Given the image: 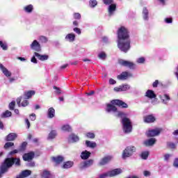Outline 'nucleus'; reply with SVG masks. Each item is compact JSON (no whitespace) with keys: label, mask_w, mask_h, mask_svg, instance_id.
<instances>
[{"label":"nucleus","mask_w":178,"mask_h":178,"mask_svg":"<svg viewBox=\"0 0 178 178\" xmlns=\"http://www.w3.org/2000/svg\"><path fill=\"white\" fill-rule=\"evenodd\" d=\"M35 94V91L34 90H30L28 92H25L24 93V97H25L26 99H30L32 95H34Z\"/></svg>","instance_id":"c756f323"},{"label":"nucleus","mask_w":178,"mask_h":178,"mask_svg":"<svg viewBox=\"0 0 178 178\" xmlns=\"http://www.w3.org/2000/svg\"><path fill=\"white\" fill-rule=\"evenodd\" d=\"M47 115L49 119H52L53 118H55V109L54 108L51 107L49 108L47 111Z\"/></svg>","instance_id":"7c9ffc66"},{"label":"nucleus","mask_w":178,"mask_h":178,"mask_svg":"<svg viewBox=\"0 0 178 178\" xmlns=\"http://www.w3.org/2000/svg\"><path fill=\"white\" fill-rule=\"evenodd\" d=\"M34 55L40 60H48V58H49L48 55H41L37 52H35Z\"/></svg>","instance_id":"bb28decb"},{"label":"nucleus","mask_w":178,"mask_h":178,"mask_svg":"<svg viewBox=\"0 0 178 178\" xmlns=\"http://www.w3.org/2000/svg\"><path fill=\"white\" fill-rule=\"evenodd\" d=\"M118 63L121 66H124L125 67H129V69H136V64H134L131 61L125 60L123 59H120L118 60Z\"/></svg>","instance_id":"0eeeda50"},{"label":"nucleus","mask_w":178,"mask_h":178,"mask_svg":"<svg viewBox=\"0 0 178 178\" xmlns=\"http://www.w3.org/2000/svg\"><path fill=\"white\" fill-rule=\"evenodd\" d=\"M99 59H105L106 58V54L104 52H101L98 54Z\"/></svg>","instance_id":"3c124183"},{"label":"nucleus","mask_w":178,"mask_h":178,"mask_svg":"<svg viewBox=\"0 0 178 178\" xmlns=\"http://www.w3.org/2000/svg\"><path fill=\"white\" fill-rule=\"evenodd\" d=\"M10 116H12V112L8 110L1 114V118L2 119H5L6 118H10Z\"/></svg>","instance_id":"f704fd0d"},{"label":"nucleus","mask_w":178,"mask_h":178,"mask_svg":"<svg viewBox=\"0 0 178 178\" xmlns=\"http://www.w3.org/2000/svg\"><path fill=\"white\" fill-rule=\"evenodd\" d=\"M131 74H129L127 72H124L121 74L118 75L117 79H118V80H127V77H131Z\"/></svg>","instance_id":"6ab92c4d"},{"label":"nucleus","mask_w":178,"mask_h":178,"mask_svg":"<svg viewBox=\"0 0 178 178\" xmlns=\"http://www.w3.org/2000/svg\"><path fill=\"white\" fill-rule=\"evenodd\" d=\"M13 165H16V166H20V159L15 158H8L5 160L3 164L1 165L0 169V177L6 173L9 170V168H11Z\"/></svg>","instance_id":"7ed1b4c3"},{"label":"nucleus","mask_w":178,"mask_h":178,"mask_svg":"<svg viewBox=\"0 0 178 178\" xmlns=\"http://www.w3.org/2000/svg\"><path fill=\"white\" fill-rule=\"evenodd\" d=\"M30 119H31V120H32V122H34V120H35V119H36L35 114H34V113L31 114Z\"/></svg>","instance_id":"13d9d810"},{"label":"nucleus","mask_w":178,"mask_h":178,"mask_svg":"<svg viewBox=\"0 0 178 178\" xmlns=\"http://www.w3.org/2000/svg\"><path fill=\"white\" fill-rule=\"evenodd\" d=\"M58 134H56V131L55 130L51 131V132L49 134L47 140H54V138H56V136Z\"/></svg>","instance_id":"473e14b6"},{"label":"nucleus","mask_w":178,"mask_h":178,"mask_svg":"<svg viewBox=\"0 0 178 178\" xmlns=\"http://www.w3.org/2000/svg\"><path fill=\"white\" fill-rule=\"evenodd\" d=\"M0 47L3 51H8V44L0 40Z\"/></svg>","instance_id":"ea45409f"},{"label":"nucleus","mask_w":178,"mask_h":178,"mask_svg":"<svg viewBox=\"0 0 178 178\" xmlns=\"http://www.w3.org/2000/svg\"><path fill=\"white\" fill-rule=\"evenodd\" d=\"M160 134H161V129H155L149 130L146 133V136L147 137H155L156 136H159Z\"/></svg>","instance_id":"1a4fd4ad"},{"label":"nucleus","mask_w":178,"mask_h":178,"mask_svg":"<svg viewBox=\"0 0 178 178\" xmlns=\"http://www.w3.org/2000/svg\"><path fill=\"white\" fill-rule=\"evenodd\" d=\"M13 145H15V143H12V142H7L5 145H4V148L6 149L8 148H10V147H13Z\"/></svg>","instance_id":"c03bdc74"},{"label":"nucleus","mask_w":178,"mask_h":178,"mask_svg":"<svg viewBox=\"0 0 178 178\" xmlns=\"http://www.w3.org/2000/svg\"><path fill=\"white\" fill-rule=\"evenodd\" d=\"M145 97L149 98L150 99H152L154 98H156V95L155 94V92H154V90H148L145 92Z\"/></svg>","instance_id":"5701e85b"},{"label":"nucleus","mask_w":178,"mask_h":178,"mask_svg":"<svg viewBox=\"0 0 178 178\" xmlns=\"http://www.w3.org/2000/svg\"><path fill=\"white\" fill-rule=\"evenodd\" d=\"M115 11H116V4L113 3L110 4L108 8V16H113Z\"/></svg>","instance_id":"4468645a"},{"label":"nucleus","mask_w":178,"mask_h":178,"mask_svg":"<svg viewBox=\"0 0 178 178\" xmlns=\"http://www.w3.org/2000/svg\"><path fill=\"white\" fill-rule=\"evenodd\" d=\"M87 137H88V138H95V134H94V133H88L86 134Z\"/></svg>","instance_id":"5fc2aeb1"},{"label":"nucleus","mask_w":178,"mask_h":178,"mask_svg":"<svg viewBox=\"0 0 178 178\" xmlns=\"http://www.w3.org/2000/svg\"><path fill=\"white\" fill-rule=\"evenodd\" d=\"M74 31L76 33V34H79V35L81 34V30H80L79 28H74Z\"/></svg>","instance_id":"4d7b16f0"},{"label":"nucleus","mask_w":178,"mask_h":178,"mask_svg":"<svg viewBox=\"0 0 178 178\" xmlns=\"http://www.w3.org/2000/svg\"><path fill=\"white\" fill-rule=\"evenodd\" d=\"M86 146L89 148H95L97 147V143L95 142H91L89 140L86 141Z\"/></svg>","instance_id":"c9c22d12"},{"label":"nucleus","mask_w":178,"mask_h":178,"mask_svg":"<svg viewBox=\"0 0 178 178\" xmlns=\"http://www.w3.org/2000/svg\"><path fill=\"white\" fill-rule=\"evenodd\" d=\"M143 175L145 177H149V176H151V172L148 171V170H145L143 172Z\"/></svg>","instance_id":"864d4df0"},{"label":"nucleus","mask_w":178,"mask_h":178,"mask_svg":"<svg viewBox=\"0 0 178 178\" xmlns=\"http://www.w3.org/2000/svg\"><path fill=\"white\" fill-rule=\"evenodd\" d=\"M106 112L107 113H114V116L117 118H121L122 124L123 126V131L124 133H131L133 127L131 126V121L130 119L126 118L127 115L122 111H118L116 106H113V104H107V107L106 108Z\"/></svg>","instance_id":"f257e3e1"},{"label":"nucleus","mask_w":178,"mask_h":178,"mask_svg":"<svg viewBox=\"0 0 178 178\" xmlns=\"http://www.w3.org/2000/svg\"><path fill=\"white\" fill-rule=\"evenodd\" d=\"M17 138V134L10 133L6 137V141H15Z\"/></svg>","instance_id":"412c9836"},{"label":"nucleus","mask_w":178,"mask_h":178,"mask_svg":"<svg viewBox=\"0 0 178 178\" xmlns=\"http://www.w3.org/2000/svg\"><path fill=\"white\" fill-rule=\"evenodd\" d=\"M33 9H34V7L31 4H29L26 6L24 7V12H26V13H31V12H33Z\"/></svg>","instance_id":"2f4dec72"},{"label":"nucleus","mask_w":178,"mask_h":178,"mask_svg":"<svg viewBox=\"0 0 178 178\" xmlns=\"http://www.w3.org/2000/svg\"><path fill=\"white\" fill-rule=\"evenodd\" d=\"M27 166H30L31 168H34V166H35V163L31 161L27 164Z\"/></svg>","instance_id":"052dcab7"},{"label":"nucleus","mask_w":178,"mask_h":178,"mask_svg":"<svg viewBox=\"0 0 178 178\" xmlns=\"http://www.w3.org/2000/svg\"><path fill=\"white\" fill-rule=\"evenodd\" d=\"M90 156H91V152L85 150L83 152H81V159H88L90 158Z\"/></svg>","instance_id":"a878e982"},{"label":"nucleus","mask_w":178,"mask_h":178,"mask_svg":"<svg viewBox=\"0 0 178 178\" xmlns=\"http://www.w3.org/2000/svg\"><path fill=\"white\" fill-rule=\"evenodd\" d=\"M137 63H144L145 62V58L140 57L136 60Z\"/></svg>","instance_id":"8fccbe9b"},{"label":"nucleus","mask_w":178,"mask_h":178,"mask_svg":"<svg viewBox=\"0 0 178 178\" xmlns=\"http://www.w3.org/2000/svg\"><path fill=\"white\" fill-rule=\"evenodd\" d=\"M112 105H118V106H120L121 108H127V104L124 102L122 100L115 99L111 101Z\"/></svg>","instance_id":"ddd939ff"},{"label":"nucleus","mask_w":178,"mask_h":178,"mask_svg":"<svg viewBox=\"0 0 178 178\" xmlns=\"http://www.w3.org/2000/svg\"><path fill=\"white\" fill-rule=\"evenodd\" d=\"M127 90H130V85L125 84L114 88V90L117 92L120 91H127Z\"/></svg>","instance_id":"2eb2a0df"},{"label":"nucleus","mask_w":178,"mask_h":178,"mask_svg":"<svg viewBox=\"0 0 178 178\" xmlns=\"http://www.w3.org/2000/svg\"><path fill=\"white\" fill-rule=\"evenodd\" d=\"M159 98L164 105H168V102L170 101V97L168 94L160 95Z\"/></svg>","instance_id":"9b49d317"},{"label":"nucleus","mask_w":178,"mask_h":178,"mask_svg":"<svg viewBox=\"0 0 178 178\" xmlns=\"http://www.w3.org/2000/svg\"><path fill=\"white\" fill-rule=\"evenodd\" d=\"M159 83V82L158 81V80H156V81L153 83V87H154V88L158 87Z\"/></svg>","instance_id":"69168bd1"},{"label":"nucleus","mask_w":178,"mask_h":178,"mask_svg":"<svg viewBox=\"0 0 178 178\" xmlns=\"http://www.w3.org/2000/svg\"><path fill=\"white\" fill-rule=\"evenodd\" d=\"M148 14H149L148 10L146 8H144L143 10V20H148L149 19Z\"/></svg>","instance_id":"e433bc0d"},{"label":"nucleus","mask_w":178,"mask_h":178,"mask_svg":"<svg viewBox=\"0 0 178 178\" xmlns=\"http://www.w3.org/2000/svg\"><path fill=\"white\" fill-rule=\"evenodd\" d=\"M155 143H156V139H155V138H152L150 139L145 140L144 142V144H145V145H146V147H151V146L154 145V144H155Z\"/></svg>","instance_id":"b1692460"},{"label":"nucleus","mask_w":178,"mask_h":178,"mask_svg":"<svg viewBox=\"0 0 178 178\" xmlns=\"http://www.w3.org/2000/svg\"><path fill=\"white\" fill-rule=\"evenodd\" d=\"M92 163H94V160L92 159L86 161L81 164V169H86L87 168H90V166H92Z\"/></svg>","instance_id":"dca6fc26"},{"label":"nucleus","mask_w":178,"mask_h":178,"mask_svg":"<svg viewBox=\"0 0 178 178\" xmlns=\"http://www.w3.org/2000/svg\"><path fill=\"white\" fill-rule=\"evenodd\" d=\"M61 130H63V131H72V127L68 124L63 125L61 127Z\"/></svg>","instance_id":"58836bf2"},{"label":"nucleus","mask_w":178,"mask_h":178,"mask_svg":"<svg viewBox=\"0 0 178 178\" xmlns=\"http://www.w3.org/2000/svg\"><path fill=\"white\" fill-rule=\"evenodd\" d=\"M0 69H1V72H3V74L6 75V77H10L12 76V72L8 70V69H6L3 65L0 64Z\"/></svg>","instance_id":"4be33fe9"},{"label":"nucleus","mask_w":178,"mask_h":178,"mask_svg":"<svg viewBox=\"0 0 178 178\" xmlns=\"http://www.w3.org/2000/svg\"><path fill=\"white\" fill-rule=\"evenodd\" d=\"M65 40L70 42H74V41L76 40V35L74 33H68L65 36Z\"/></svg>","instance_id":"393cba45"},{"label":"nucleus","mask_w":178,"mask_h":178,"mask_svg":"<svg viewBox=\"0 0 178 178\" xmlns=\"http://www.w3.org/2000/svg\"><path fill=\"white\" fill-rule=\"evenodd\" d=\"M30 48L36 52H41V44L37 40H35L32 42V43L30 44Z\"/></svg>","instance_id":"6e6552de"},{"label":"nucleus","mask_w":178,"mask_h":178,"mask_svg":"<svg viewBox=\"0 0 178 178\" xmlns=\"http://www.w3.org/2000/svg\"><path fill=\"white\" fill-rule=\"evenodd\" d=\"M118 47L122 52H127L130 49V35L129 31L124 26L120 27L118 31Z\"/></svg>","instance_id":"f03ea898"},{"label":"nucleus","mask_w":178,"mask_h":178,"mask_svg":"<svg viewBox=\"0 0 178 178\" xmlns=\"http://www.w3.org/2000/svg\"><path fill=\"white\" fill-rule=\"evenodd\" d=\"M165 23H172V18H165Z\"/></svg>","instance_id":"774afa93"},{"label":"nucleus","mask_w":178,"mask_h":178,"mask_svg":"<svg viewBox=\"0 0 178 178\" xmlns=\"http://www.w3.org/2000/svg\"><path fill=\"white\" fill-rule=\"evenodd\" d=\"M33 158H34V153L33 152L25 154L23 156L24 161H31Z\"/></svg>","instance_id":"c85d7f7f"},{"label":"nucleus","mask_w":178,"mask_h":178,"mask_svg":"<svg viewBox=\"0 0 178 178\" xmlns=\"http://www.w3.org/2000/svg\"><path fill=\"white\" fill-rule=\"evenodd\" d=\"M31 175V170H24L16 176L15 178H26Z\"/></svg>","instance_id":"f8f14e48"},{"label":"nucleus","mask_w":178,"mask_h":178,"mask_svg":"<svg viewBox=\"0 0 178 178\" xmlns=\"http://www.w3.org/2000/svg\"><path fill=\"white\" fill-rule=\"evenodd\" d=\"M23 97H18L17 99V104L18 105L19 107L20 106H23L24 108H25V106H29V100H27V99L24 98L23 99ZM20 102H22L20 104Z\"/></svg>","instance_id":"9d476101"},{"label":"nucleus","mask_w":178,"mask_h":178,"mask_svg":"<svg viewBox=\"0 0 178 178\" xmlns=\"http://www.w3.org/2000/svg\"><path fill=\"white\" fill-rule=\"evenodd\" d=\"M73 165H74L73 161H67V162L64 163L62 168H63V169H70V168H72V166H73Z\"/></svg>","instance_id":"72a5a7b5"},{"label":"nucleus","mask_w":178,"mask_h":178,"mask_svg":"<svg viewBox=\"0 0 178 178\" xmlns=\"http://www.w3.org/2000/svg\"><path fill=\"white\" fill-rule=\"evenodd\" d=\"M74 19L80 20L81 19V15L79 13H74Z\"/></svg>","instance_id":"de8ad7c7"},{"label":"nucleus","mask_w":178,"mask_h":178,"mask_svg":"<svg viewBox=\"0 0 178 178\" xmlns=\"http://www.w3.org/2000/svg\"><path fill=\"white\" fill-rule=\"evenodd\" d=\"M113 158V157L112 156H105L100 161L99 165H101L102 166H103L104 165H106V163H108V162H111L112 161Z\"/></svg>","instance_id":"f3484780"},{"label":"nucleus","mask_w":178,"mask_h":178,"mask_svg":"<svg viewBox=\"0 0 178 178\" xmlns=\"http://www.w3.org/2000/svg\"><path fill=\"white\" fill-rule=\"evenodd\" d=\"M122 172L123 171L122 170V169L116 168L99 175V178L113 177L114 176H118V175H120V173H122Z\"/></svg>","instance_id":"39448f33"},{"label":"nucleus","mask_w":178,"mask_h":178,"mask_svg":"<svg viewBox=\"0 0 178 178\" xmlns=\"http://www.w3.org/2000/svg\"><path fill=\"white\" fill-rule=\"evenodd\" d=\"M144 121L146 123H154V122L155 121V117H154V115H147L144 118Z\"/></svg>","instance_id":"cd10ccee"},{"label":"nucleus","mask_w":178,"mask_h":178,"mask_svg":"<svg viewBox=\"0 0 178 178\" xmlns=\"http://www.w3.org/2000/svg\"><path fill=\"white\" fill-rule=\"evenodd\" d=\"M109 84H116V81H115L113 79H110Z\"/></svg>","instance_id":"680f3d73"},{"label":"nucleus","mask_w":178,"mask_h":178,"mask_svg":"<svg viewBox=\"0 0 178 178\" xmlns=\"http://www.w3.org/2000/svg\"><path fill=\"white\" fill-rule=\"evenodd\" d=\"M26 147H27V142H24L20 146L19 150L24 151L26 149Z\"/></svg>","instance_id":"09e8293b"},{"label":"nucleus","mask_w":178,"mask_h":178,"mask_svg":"<svg viewBox=\"0 0 178 178\" xmlns=\"http://www.w3.org/2000/svg\"><path fill=\"white\" fill-rule=\"evenodd\" d=\"M104 5H111L113 3V0H103Z\"/></svg>","instance_id":"603ef678"},{"label":"nucleus","mask_w":178,"mask_h":178,"mask_svg":"<svg viewBox=\"0 0 178 178\" xmlns=\"http://www.w3.org/2000/svg\"><path fill=\"white\" fill-rule=\"evenodd\" d=\"M174 166L178 168V159H175L174 161Z\"/></svg>","instance_id":"338daca9"},{"label":"nucleus","mask_w":178,"mask_h":178,"mask_svg":"<svg viewBox=\"0 0 178 178\" xmlns=\"http://www.w3.org/2000/svg\"><path fill=\"white\" fill-rule=\"evenodd\" d=\"M42 176L43 178H49L51 177V173L48 170H44Z\"/></svg>","instance_id":"a19ab883"},{"label":"nucleus","mask_w":178,"mask_h":178,"mask_svg":"<svg viewBox=\"0 0 178 178\" xmlns=\"http://www.w3.org/2000/svg\"><path fill=\"white\" fill-rule=\"evenodd\" d=\"M136 147L134 146H128L125 148V149L122 152V159H127V158H130V156H133V154L136 152Z\"/></svg>","instance_id":"20e7f679"},{"label":"nucleus","mask_w":178,"mask_h":178,"mask_svg":"<svg viewBox=\"0 0 178 178\" xmlns=\"http://www.w3.org/2000/svg\"><path fill=\"white\" fill-rule=\"evenodd\" d=\"M98 5V2L97 0H90L89 1V6L90 8H95Z\"/></svg>","instance_id":"4c0bfd02"},{"label":"nucleus","mask_w":178,"mask_h":178,"mask_svg":"<svg viewBox=\"0 0 178 178\" xmlns=\"http://www.w3.org/2000/svg\"><path fill=\"white\" fill-rule=\"evenodd\" d=\"M53 162L55 163L56 165H59L65 161V158L62 156H57L56 157H52L51 158Z\"/></svg>","instance_id":"a211bd4d"},{"label":"nucleus","mask_w":178,"mask_h":178,"mask_svg":"<svg viewBox=\"0 0 178 178\" xmlns=\"http://www.w3.org/2000/svg\"><path fill=\"white\" fill-rule=\"evenodd\" d=\"M149 155V152H143L141 154V158H142V159H147L148 158Z\"/></svg>","instance_id":"37998d69"},{"label":"nucleus","mask_w":178,"mask_h":178,"mask_svg":"<svg viewBox=\"0 0 178 178\" xmlns=\"http://www.w3.org/2000/svg\"><path fill=\"white\" fill-rule=\"evenodd\" d=\"M79 140V136L74 134H71L68 137L69 143H77Z\"/></svg>","instance_id":"aec40b11"},{"label":"nucleus","mask_w":178,"mask_h":178,"mask_svg":"<svg viewBox=\"0 0 178 178\" xmlns=\"http://www.w3.org/2000/svg\"><path fill=\"white\" fill-rule=\"evenodd\" d=\"M168 147H169L170 148H171L172 149H175V148H176V144L172 143V142H168L167 143Z\"/></svg>","instance_id":"49530a36"},{"label":"nucleus","mask_w":178,"mask_h":178,"mask_svg":"<svg viewBox=\"0 0 178 178\" xmlns=\"http://www.w3.org/2000/svg\"><path fill=\"white\" fill-rule=\"evenodd\" d=\"M25 123L27 124V129H30V121H29V119L25 120Z\"/></svg>","instance_id":"0e129e2a"},{"label":"nucleus","mask_w":178,"mask_h":178,"mask_svg":"<svg viewBox=\"0 0 178 178\" xmlns=\"http://www.w3.org/2000/svg\"><path fill=\"white\" fill-rule=\"evenodd\" d=\"M53 88H54V90H56V94H61L62 91L60 90V89H59V88H58L56 86H54Z\"/></svg>","instance_id":"6e6d98bb"},{"label":"nucleus","mask_w":178,"mask_h":178,"mask_svg":"<svg viewBox=\"0 0 178 178\" xmlns=\"http://www.w3.org/2000/svg\"><path fill=\"white\" fill-rule=\"evenodd\" d=\"M35 54L33 55V56L31 58V61L32 63H37V58H35Z\"/></svg>","instance_id":"bf43d9fd"},{"label":"nucleus","mask_w":178,"mask_h":178,"mask_svg":"<svg viewBox=\"0 0 178 178\" xmlns=\"http://www.w3.org/2000/svg\"><path fill=\"white\" fill-rule=\"evenodd\" d=\"M170 158V154H165V155H164L165 161H169Z\"/></svg>","instance_id":"e2e57ef3"},{"label":"nucleus","mask_w":178,"mask_h":178,"mask_svg":"<svg viewBox=\"0 0 178 178\" xmlns=\"http://www.w3.org/2000/svg\"><path fill=\"white\" fill-rule=\"evenodd\" d=\"M118 63L121 66H124L125 67H129V69H136V64H134L131 61L125 60L123 59H120L118 60Z\"/></svg>","instance_id":"423d86ee"},{"label":"nucleus","mask_w":178,"mask_h":178,"mask_svg":"<svg viewBox=\"0 0 178 178\" xmlns=\"http://www.w3.org/2000/svg\"><path fill=\"white\" fill-rule=\"evenodd\" d=\"M16 105V102L13 101V102H11L10 104H9V109L10 111H13L15 110V106Z\"/></svg>","instance_id":"a18cd8bd"},{"label":"nucleus","mask_w":178,"mask_h":178,"mask_svg":"<svg viewBox=\"0 0 178 178\" xmlns=\"http://www.w3.org/2000/svg\"><path fill=\"white\" fill-rule=\"evenodd\" d=\"M39 40H40V42H42L44 44L48 42V38H47L45 36H43V35L40 36Z\"/></svg>","instance_id":"79ce46f5"}]
</instances>
